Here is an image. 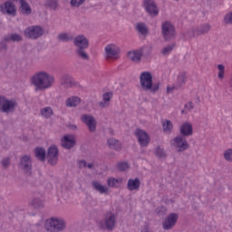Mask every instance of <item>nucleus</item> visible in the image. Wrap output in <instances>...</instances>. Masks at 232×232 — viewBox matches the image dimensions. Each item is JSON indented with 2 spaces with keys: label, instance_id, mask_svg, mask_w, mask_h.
Returning <instances> with one entry per match:
<instances>
[{
  "label": "nucleus",
  "instance_id": "f257e3e1",
  "mask_svg": "<svg viewBox=\"0 0 232 232\" xmlns=\"http://www.w3.org/2000/svg\"><path fill=\"white\" fill-rule=\"evenodd\" d=\"M31 84L34 86L35 92L50 90L55 84V76L46 71H40L31 77Z\"/></svg>",
  "mask_w": 232,
  "mask_h": 232
},
{
  "label": "nucleus",
  "instance_id": "f03ea898",
  "mask_svg": "<svg viewBox=\"0 0 232 232\" xmlns=\"http://www.w3.org/2000/svg\"><path fill=\"white\" fill-rule=\"evenodd\" d=\"M73 44L76 47L75 53L82 61H90V54L86 52L90 46V40L83 34H79L73 38Z\"/></svg>",
  "mask_w": 232,
  "mask_h": 232
},
{
  "label": "nucleus",
  "instance_id": "7ed1b4c3",
  "mask_svg": "<svg viewBox=\"0 0 232 232\" xmlns=\"http://www.w3.org/2000/svg\"><path fill=\"white\" fill-rule=\"evenodd\" d=\"M140 84L144 92L155 93L160 88V82L153 83V75L150 72H143L140 76Z\"/></svg>",
  "mask_w": 232,
  "mask_h": 232
},
{
  "label": "nucleus",
  "instance_id": "20e7f679",
  "mask_svg": "<svg viewBox=\"0 0 232 232\" xmlns=\"http://www.w3.org/2000/svg\"><path fill=\"white\" fill-rule=\"evenodd\" d=\"M17 101L7 99L5 96H0V111L2 113H15V110H17Z\"/></svg>",
  "mask_w": 232,
  "mask_h": 232
},
{
  "label": "nucleus",
  "instance_id": "39448f33",
  "mask_svg": "<svg viewBox=\"0 0 232 232\" xmlns=\"http://www.w3.org/2000/svg\"><path fill=\"white\" fill-rule=\"evenodd\" d=\"M24 35L26 39L37 41V39L44 35V28L41 25H31L24 30Z\"/></svg>",
  "mask_w": 232,
  "mask_h": 232
},
{
  "label": "nucleus",
  "instance_id": "423d86ee",
  "mask_svg": "<svg viewBox=\"0 0 232 232\" xmlns=\"http://www.w3.org/2000/svg\"><path fill=\"white\" fill-rule=\"evenodd\" d=\"M47 231L61 232L66 229V221L61 218H51L47 220Z\"/></svg>",
  "mask_w": 232,
  "mask_h": 232
},
{
  "label": "nucleus",
  "instance_id": "0eeeda50",
  "mask_svg": "<svg viewBox=\"0 0 232 232\" xmlns=\"http://www.w3.org/2000/svg\"><path fill=\"white\" fill-rule=\"evenodd\" d=\"M161 34L165 41H171V39L177 37L175 26H173L169 21H166L161 24Z\"/></svg>",
  "mask_w": 232,
  "mask_h": 232
},
{
  "label": "nucleus",
  "instance_id": "6e6552de",
  "mask_svg": "<svg viewBox=\"0 0 232 232\" xmlns=\"http://www.w3.org/2000/svg\"><path fill=\"white\" fill-rule=\"evenodd\" d=\"M45 159H47L48 164L56 166L57 162H59V149H57V146L53 145L48 148Z\"/></svg>",
  "mask_w": 232,
  "mask_h": 232
},
{
  "label": "nucleus",
  "instance_id": "1a4fd4ad",
  "mask_svg": "<svg viewBox=\"0 0 232 232\" xmlns=\"http://www.w3.org/2000/svg\"><path fill=\"white\" fill-rule=\"evenodd\" d=\"M19 168L25 175H32V157L30 155H24L20 158Z\"/></svg>",
  "mask_w": 232,
  "mask_h": 232
},
{
  "label": "nucleus",
  "instance_id": "9d476101",
  "mask_svg": "<svg viewBox=\"0 0 232 232\" xmlns=\"http://www.w3.org/2000/svg\"><path fill=\"white\" fill-rule=\"evenodd\" d=\"M211 31V24H205L198 26L196 29H192L188 32V37H195L198 35H204L205 34H208Z\"/></svg>",
  "mask_w": 232,
  "mask_h": 232
},
{
  "label": "nucleus",
  "instance_id": "9b49d317",
  "mask_svg": "<svg viewBox=\"0 0 232 232\" xmlns=\"http://www.w3.org/2000/svg\"><path fill=\"white\" fill-rule=\"evenodd\" d=\"M174 148L179 153H182V151H186V150L189 149V144L188 140L184 139L182 136H177L174 138Z\"/></svg>",
  "mask_w": 232,
  "mask_h": 232
},
{
  "label": "nucleus",
  "instance_id": "f8f14e48",
  "mask_svg": "<svg viewBox=\"0 0 232 232\" xmlns=\"http://www.w3.org/2000/svg\"><path fill=\"white\" fill-rule=\"evenodd\" d=\"M82 121L86 124L87 128H89V131H91V133L95 132L97 130V120H95V117L89 114H83L82 116Z\"/></svg>",
  "mask_w": 232,
  "mask_h": 232
},
{
  "label": "nucleus",
  "instance_id": "ddd939ff",
  "mask_svg": "<svg viewBox=\"0 0 232 232\" xmlns=\"http://www.w3.org/2000/svg\"><path fill=\"white\" fill-rule=\"evenodd\" d=\"M177 220H179V214L177 213H170L164 220L162 224L163 229L169 231V229H172L177 224Z\"/></svg>",
  "mask_w": 232,
  "mask_h": 232
},
{
  "label": "nucleus",
  "instance_id": "4468645a",
  "mask_svg": "<svg viewBox=\"0 0 232 232\" xmlns=\"http://www.w3.org/2000/svg\"><path fill=\"white\" fill-rule=\"evenodd\" d=\"M121 50L115 44H108L105 46V57L106 59H119V53Z\"/></svg>",
  "mask_w": 232,
  "mask_h": 232
},
{
  "label": "nucleus",
  "instance_id": "2eb2a0df",
  "mask_svg": "<svg viewBox=\"0 0 232 232\" xmlns=\"http://www.w3.org/2000/svg\"><path fill=\"white\" fill-rule=\"evenodd\" d=\"M144 6H145L146 12H148L150 17H157V15H159V7L157 6V4H155V1L145 0Z\"/></svg>",
  "mask_w": 232,
  "mask_h": 232
},
{
  "label": "nucleus",
  "instance_id": "dca6fc26",
  "mask_svg": "<svg viewBox=\"0 0 232 232\" xmlns=\"http://www.w3.org/2000/svg\"><path fill=\"white\" fill-rule=\"evenodd\" d=\"M117 217H115V214L113 212H106L104 218V224L108 231H113V227H115Z\"/></svg>",
  "mask_w": 232,
  "mask_h": 232
},
{
  "label": "nucleus",
  "instance_id": "f3484780",
  "mask_svg": "<svg viewBox=\"0 0 232 232\" xmlns=\"http://www.w3.org/2000/svg\"><path fill=\"white\" fill-rule=\"evenodd\" d=\"M135 135L142 148H146L150 144V136L143 130L137 129Z\"/></svg>",
  "mask_w": 232,
  "mask_h": 232
},
{
  "label": "nucleus",
  "instance_id": "a211bd4d",
  "mask_svg": "<svg viewBox=\"0 0 232 232\" xmlns=\"http://www.w3.org/2000/svg\"><path fill=\"white\" fill-rule=\"evenodd\" d=\"M0 12H2V14H7V15H15V14H17L15 5L10 1L5 2L4 5H0Z\"/></svg>",
  "mask_w": 232,
  "mask_h": 232
},
{
  "label": "nucleus",
  "instance_id": "6ab92c4d",
  "mask_svg": "<svg viewBox=\"0 0 232 232\" xmlns=\"http://www.w3.org/2000/svg\"><path fill=\"white\" fill-rule=\"evenodd\" d=\"M60 84L63 88H73L75 86V81L69 73H63L60 76Z\"/></svg>",
  "mask_w": 232,
  "mask_h": 232
},
{
  "label": "nucleus",
  "instance_id": "aec40b11",
  "mask_svg": "<svg viewBox=\"0 0 232 232\" xmlns=\"http://www.w3.org/2000/svg\"><path fill=\"white\" fill-rule=\"evenodd\" d=\"M181 137H191L193 135V125L189 122H184L179 129Z\"/></svg>",
  "mask_w": 232,
  "mask_h": 232
},
{
  "label": "nucleus",
  "instance_id": "412c9836",
  "mask_svg": "<svg viewBox=\"0 0 232 232\" xmlns=\"http://www.w3.org/2000/svg\"><path fill=\"white\" fill-rule=\"evenodd\" d=\"M107 146L110 150H114L115 151H121V150H122V144L115 138H110L107 140Z\"/></svg>",
  "mask_w": 232,
  "mask_h": 232
},
{
  "label": "nucleus",
  "instance_id": "4be33fe9",
  "mask_svg": "<svg viewBox=\"0 0 232 232\" xmlns=\"http://www.w3.org/2000/svg\"><path fill=\"white\" fill-rule=\"evenodd\" d=\"M128 57L132 61V63H140L142 59V53L140 52V49L130 51L128 53Z\"/></svg>",
  "mask_w": 232,
  "mask_h": 232
},
{
  "label": "nucleus",
  "instance_id": "5701e85b",
  "mask_svg": "<svg viewBox=\"0 0 232 232\" xmlns=\"http://www.w3.org/2000/svg\"><path fill=\"white\" fill-rule=\"evenodd\" d=\"M19 4L21 14L24 15H30L32 14V7H30V4L26 0H19Z\"/></svg>",
  "mask_w": 232,
  "mask_h": 232
},
{
  "label": "nucleus",
  "instance_id": "b1692460",
  "mask_svg": "<svg viewBox=\"0 0 232 232\" xmlns=\"http://www.w3.org/2000/svg\"><path fill=\"white\" fill-rule=\"evenodd\" d=\"M62 146L65 150H72L75 146V140L70 136H64L62 140Z\"/></svg>",
  "mask_w": 232,
  "mask_h": 232
},
{
  "label": "nucleus",
  "instance_id": "393cba45",
  "mask_svg": "<svg viewBox=\"0 0 232 232\" xmlns=\"http://www.w3.org/2000/svg\"><path fill=\"white\" fill-rule=\"evenodd\" d=\"M187 81H188V77L186 76V73H179L173 85V88H176V90H179V88H182V86L186 84Z\"/></svg>",
  "mask_w": 232,
  "mask_h": 232
},
{
  "label": "nucleus",
  "instance_id": "a878e982",
  "mask_svg": "<svg viewBox=\"0 0 232 232\" xmlns=\"http://www.w3.org/2000/svg\"><path fill=\"white\" fill-rule=\"evenodd\" d=\"M127 188L130 191H135L140 188V179L139 178L130 179L127 183Z\"/></svg>",
  "mask_w": 232,
  "mask_h": 232
},
{
  "label": "nucleus",
  "instance_id": "bb28decb",
  "mask_svg": "<svg viewBox=\"0 0 232 232\" xmlns=\"http://www.w3.org/2000/svg\"><path fill=\"white\" fill-rule=\"evenodd\" d=\"M34 157L41 162H44L46 160V150L43 147H36L34 149Z\"/></svg>",
  "mask_w": 232,
  "mask_h": 232
},
{
  "label": "nucleus",
  "instance_id": "cd10ccee",
  "mask_svg": "<svg viewBox=\"0 0 232 232\" xmlns=\"http://www.w3.org/2000/svg\"><path fill=\"white\" fill-rule=\"evenodd\" d=\"M136 30L138 34L143 35L144 37L150 34V29H148V25L144 22L138 23L136 24Z\"/></svg>",
  "mask_w": 232,
  "mask_h": 232
},
{
  "label": "nucleus",
  "instance_id": "c85d7f7f",
  "mask_svg": "<svg viewBox=\"0 0 232 232\" xmlns=\"http://www.w3.org/2000/svg\"><path fill=\"white\" fill-rule=\"evenodd\" d=\"M4 40L6 43H10V41H12V43H21V41H23V36L19 34H12L4 36Z\"/></svg>",
  "mask_w": 232,
  "mask_h": 232
},
{
  "label": "nucleus",
  "instance_id": "c756f323",
  "mask_svg": "<svg viewBox=\"0 0 232 232\" xmlns=\"http://www.w3.org/2000/svg\"><path fill=\"white\" fill-rule=\"evenodd\" d=\"M92 186L93 189H95V191H99V193H102V194L108 193V188H106L105 186H102L97 180L92 181Z\"/></svg>",
  "mask_w": 232,
  "mask_h": 232
},
{
  "label": "nucleus",
  "instance_id": "7c9ffc66",
  "mask_svg": "<svg viewBox=\"0 0 232 232\" xmlns=\"http://www.w3.org/2000/svg\"><path fill=\"white\" fill-rule=\"evenodd\" d=\"M113 94L111 92H106L102 95L103 102H100L101 108H108L110 106V99Z\"/></svg>",
  "mask_w": 232,
  "mask_h": 232
},
{
  "label": "nucleus",
  "instance_id": "2f4dec72",
  "mask_svg": "<svg viewBox=\"0 0 232 232\" xmlns=\"http://www.w3.org/2000/svg\"><path fill=\"white\" fill-rule=\"evenodd\" d=\"M81 102L79 97H72L66 100L65 106L68 108H75Z\"/></svg>",
  "mask_w": 232,
  "mask_h": 232
},
{
  "label": "nucleus",
  "instance_id": "473e14b6",
  "mask_svg": "<svg viewBox=\"0 0 232 232\" xmlns=\"http://www.w3.org/2000/svg\"><path fill=\"white\" fill-rule=\"evenodd\" d=\"M59 41H62V43H70V41H73L74 37L73 34H70L68 33H62L58 34Z\"/></svg>",
  "mask_w": 232,
  "mask_h": 232
},
{
  "label": "nucleus",
  "instance_id": "72a5a7b5",
  "mask_svg": "<svg viewBox=\"0 0 232 232\" xmlns=\"http://www.w3.org/2000/svg\"><path fill=\"white\" fill-rule=\"evenodd\" d=\"M162 129L165 133H171L173 130V122L169 120H165L162 121Z\"/></svg>",
  "mask_w": 232,
  "mask_h": 232
},
{
  "label": "nucleus",
  "instance_id": "f704fd0d",
  "mask_svg": "<svg viewBox=\"0 0 232 232\" xmlns=\"http://www.w3.org/2000/svg\"><path fill=\"white\" fill-rule=\"evenodd\" d=\"M41 115L44 119H50L53 115V110L51 107H45L41 110Z\"/></svg>",
  "mask_w": 232,
  "mask_h": 232
},
{
  "label": "nucleus",
  "instance_id": "c9c22d12",
  "mask_svg": "<svg viewBox=\"0 0 232 232\" xmlns=\"http://www.w3.org/2000/svg\"><path fill=\"white\" fill-rule=\"evenodd\" d=\"M156 157L158 159H166V157L168 156L166 154V150H164V148L158 146L154 151Z\"/></svg>",
  "mask_w": 232,
  "mask_h": 232
},
{
  "label": "nucleus",
  "instance_id": "e433bc0d",
  "mask_svg": "<svg viewBox=\"0 0 232 232\" xmlns=\"http://www.w3.org/2000/svg\"><path fill=\"white\" fill-rule=\"evenodd\" d=\"M153 50V47L151 45H146L140 49V52L141 53L142 57H148L149 55H151V52Z\"/></svg>",
  "mask_w": 232,
  "mask_h": 232
},
{
  "label": "nucleus",
  "instance_id": "4c0bfd02",
  "mask_svg": "<svg viewBox=\"0 0 232 232\" xmlns=\"http://www.w3.org/2000/svg\"><path fill=\"white\" fill-rule=\"evenodd\" d=\"M44 5L51 8V10H57L59 2L57 0H45Z\"/></svg>",
  "mask_w": 232,
  "mask_h": 232
},
{
  "label": "nucleus",
  "instance_id": "58836bf2",
  "mask_svg": "<svg viewBox=\"0 0 232 232\" xmlns=\"http://www.w3.org/2000/svg\"><path fill=\"white\" fill-rule=\"evenodd\" d=\"M31 204H32V206H33L34 208H35L36 209H39V208H43V206H44L42 199L39 198H34L32 200Z\"/></svg>",
  "mask_w": 232,
  "mask_h": 232
},
{
  "label": "nucleus",
  "instance_id": "ea45409f",
  "mask_svg": "<svg viewBox=\"0 0 232 232\" xmlns=\"http://www.w3.org/2000/svg\"><path fill=\"white\" fill-rule=\"evenodd\" d=\"M173 48H175V44H171L170 45L165 47L161 51L162 55H169V53H171V52H173Z\"/></svg>",
  "mask_w": 232,
  "mask_h": 232
},
{
  "label": "nucleus",
  "instance_id": "a19ab883",
  "mask_svg": "<svg viewBox=\"0 0 232 232\" xmlns=\"http://www.w3.org/2000/svg\"><path fill=\"white\" fill-rule=\"evenodd\" d=\"M117 168L120 171H126L130 168V164L126 161L118 163Z\"/></svg>",
  "mask_w": 232,
  "mask_h": 232
},
{
  "label": "nucleus",
  "instance_id": "79ce46f5",
  "mask_svg": "<svg viewBox=\"0 0 232 232\" xmlns=\"http://www.w3.org/2000/svg\"><path fill=\"white\" fill-rule=\"evenodd\" d=\"M218 79H224V72L226 70V66H224V64H218Z\"/></svg>",
  "mask_w": 232,
  "mask_h": 232
},
{
  "label": "nucleus",
  "instance_id": "37998d69",
  "mask_svg": "<svg viewBox=\"0 0 232 232\" xmlns=\"http://www.w3.org/2000/svg\"><path fill=\"white\" fill-rule=\"evenodd\" d=\"M108 186L109 188H117V184H119V179L115 178H110L108 180Z\"/></svg>",
  "mask_w": 232,
  "mask_h": 232
},
{
  "label": "nucleus",
  "instance_id": "c03bdc74",
  "mask_svg": "<svg viewBox=\"0 0 232 232\" xmlns=\"http://www.w3.org/2000/svg\"><path fill=\"white\" fill-rule=\"evenodd\" d=\"M86 0H71V6H74L75 8H79L81 5H84Z\"/></svg>",
  "mask_w": 232,
  "mask_h": 232
},
{
  "label": "nucleus",
  "instance_id": "a18cd8bd",
  "mask_svg": "<svg viewBox=\"0 0 232 232\" xmlns=\"http://www.w3.org/2000/svg\"><path fill=\"white\" fill-rule=\"evenodd\" d=\"M224 159L227 160L228 162H232V149H228L225 151Z\"/></svg>",
  "mask_w": 232,
  "mask_h": 232
},
{
  "label": "nucleus",
  "instance_id": "49530a36",
  "mask_svg": "<svg viewBox=\"0 0 232 232\" xmlns=\"http://www.w3.org/2000/svg\"><path fill=\"white\" fill-rule=\"evenodd\" d=\"M2 166L4 168H8L10 166V158H5L2 160Z\"/></svg>",
  "mask_w": 232,
  "mask_h": 232
},
{
  "label": "nucleus",
  "instance_id": "de8ad7c7",
  "mask_svg": "<svg viewBox=\"0 0 232 232\" xmlns=\"http://www.w3.org/2000/svg\"><path fill=\"white\" fill-rule=\"evenodd\" d=\"M0 50H8V45L6 44V41L0 42Z\"/></svg>",
  "mask_w": 232,
  "mask_h": 232
},
{
  "label": "nucleus",
  "instance_id": "09e8293b",
  "mask_svg": "<svg viewBox=\"0 0 232 232\" xmlns=\"http://www.w3.org/2000/svg\"><path fill=\"white\" fill-rule=\"evenodd\" d=\"M87 162H86V160H80V162H79V167L80 168H86L87 167Z\"/></svg>",
  "mask_w": 232,
  "mask_h": 232
},
{
  "label": "nucleus",
  "instance_id": "8fccbe9b",
  "mask_svg": "<svg viewBox=\"0 0 232 232\" xmlns=\"http://www.w3.org/2000/svg\"><path fill=\"white\" fill-rule=\"evenodd\" d=\"M185 108H187V110H193V102H188L187 104H185Z\"/></svg>",
  "mask_w": 232,
  "mask_h": 232
},
{
  "label": "nucleus",
  "instance_id": "3c124183",
  "mask_svg": "<svg viewBox=\"0 0 232 232\" xmlns=\"http://www.w3.org/2000/svg\"><path fill=\"white\" fill-rule=\"evenodd\" d=\"M160 211L163 215H166V208L160 207V208L159 209V213H160Z\"/></svg>",
  "mask_w": 232,
  "mask_h": 232
},
{
  "label": "nucleus",
  "instance_id": "603ef678",
  "mask_svg": "<svg viewBox=\"0 0 232 232\" xmlns=\"http://www.w3.org/2000/svg\"><path fill=\"white\" fill-rule=\"evenodd\" d=\"M174 90H177V88H173V87H167V93H169L170 92H173Z\"/></svg>",
  "mask_w": 232,
  "mask_h": 232
},
{
  "label": "nucleus",
  "instance_id": "864d4df0",
  "mask_svg": "<svg viewBox=\"0 0 232 232\" xmlns=\"http://www.w3.org/2000/svg\"><path fill=\"white\" fill-rule=\"evenodd\" d=\"M94 166L95 165L93 163H88L86 168H88L89 169H93Z\"/></svg>",
  "mask_w": 232,
  "mask_h": 232
},
{
  "label": "nucleus",
  "instance_id": "5fc2aeb1",
  "mask_svg": "<svg viewBox=\"0 0 232 232\" xmlns=\"http://www.w3.org/2000/svg\"><path fill=\"white\" fill-rule=\"evenodd\" d=\"M229 86H230V88H232V75H231V78H230V81H229Z\"/></svg>",
  "mask_w": 232,
  "mask_h": 232
},
{
  "label": "nucleus",
  "instance_id": "6e6d98bb",
  "mask_svg": "<svg viewBox=\"0 0 232 232\" xmlns=\"http://www.w3.org/2000/svg\"><path fill=\"white\" fill-rule=\"evenodd\" d=\"M174 1H177V2H179V0H174Z\"/></svg>",
  "mask_w": 232,
  "mask_h": 232
}]
</instances>
